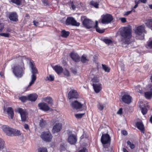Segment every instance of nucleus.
I'll use <instances>...</instances> for the list:
<instances>
[{
    "label": "nucleus",
    "instance_id": "nucleus-1",
    "mask_svg": "<svg viewBox=\"0 0 152 152\" xmlns=\"http://www.w3.org/2000/svg\"><path fill=\"white\" fill-rule=\"evenodd\" d=\"M120 34L121 36V40L125 44H129L130 43V39L132 37V30L129 27L123 28L120 31Z\"/></svg>",
    "mask_w": 152,
    "mask_h": 152
},
{
    "label": "nucleus",
    "instance_id": "nucleus-2",
    "mask_svg": "<svg viewBox=\"0 0 152 152\" xmlns=\"http://www.w3.org/2000/svg\"><path fill=\"white\" fill-rule=\"evenodd\" d=\"M29 64L30 67L31 69L32 75L31 76V81L28 86V88L29 87L34 83L37 78L36 74L38 73L37 69L35 66V64L33 61L30 60Z\"/></svg>",
    "mask_w": 152,
    "mask_h": 152
},
{
    "label": "nucleus",
    "instance_id": "nucleus-3",
    "mask_svg": "<svg viewBox=\"0 0 152 152\" xmlns=\"http://www.w3.org/2000/svg\"><path fill=\"white\" fill-rule=\"evenodd\" d=\"M135 33L137 39L141 40L144 39V34L146 33V31L145 30V26L142 25L137 26L135 30Z\"/></svg>",
    "mask_w": 152,
    "mask_h": 152
},
{
    "label": "nucleus",
    "instance_id": "nucleus-4",
    "mask_svg": "<svg viewBox=\"0 0 152 152\" xmlns=\"http://www.w3.org/2000/svg\"><path fill=\"white\" fill-rule=\"evenodd\" d=\"M25 68L23 65L22 66L17 65L13 68V72L15 75L18 77H21L24 74Z\"/></svg>",
    "mask_w": 152,
    "mask_h": 152
},
{
    "label": "nucleus",
    "instance_id": "nucleus-5",
    "mask_svg": "<svg viewBox=\"0 0 152 152\" xmlns=\"http://www.w3.org/2000/svg\"><path fill=\"white\" fill-rule=\"evenodd\" d=\"M67 134H68V137L67 141L71 145H75L77 141V135L75 134H73L72 132L70 130L67 131Z\"/></svg>",
    "mask_w": 152,
    "mask_h": 152
},
{
    "label": "nucleus",
    "instance_id": "nucleus-6",
    "mask_svg": "<svg viewBox=\"0 0 152 152\" xmlns=\"http://www.w3.org/2000/svg\"><path fill=\"white\" fill-rule=\"evenodd\" d=\"M81 19L83 20V25L85 28L89 29L93 27L94 22L91 20L86 18L85 16L82 17Z\"/></svg>",
    "mask_w": 152,
    "mask_h": 152
},
{
    "label": "nucleus",
    "instance_id": "nucleus-7",
    "mask_svg": "<svg viewBox=\"0 0 152 152\" xmlns=\"http://www.w3.org/2000/svg\"><path fill=\"white\" fill-rule=\"evenodd\" d=\"M16 111L20 115L21 121L22 122H25L27 121L28 118V113L25 110L18 108Z\"/></svg>",
    "mask_w": 152,
    "mask_h": 152
},
{
    "label": "nucleus",
    "instance_id": "nucleus-8",
    "mask_svg": "<svg viewBox=\"0 0 152 152\" xmlns=\"http://www.w3.org/2000/svg\"><path fill=\"white\" fill-rule=\"evenodd\" d=\"M40 137L44 141L49 142L52 140V136L49 132H44L42 133Z\"/></svg>",
    "mask_w": 152,
    "mask_h": 152
},
{
    "label": "nucleus",
    "instance_id": "nucleus-9",
    "mask_svg": "<svg viewBox=\"0 0 152 152\" xmlns=\"http://www.w3.org/2000/svg\"><path fill=\"white\" fill-rule=\"evenodd\" d=\"M113 19V18L111 15L107 14L103 17L102 20V23L103 24H107L110 23Z\"/></svg>",
    "mask_w": 152,
    "mask_h": 152
},
{
    "label": "nucleus",
    "instance_id": "nucleus-10",
    "mask_svg": "<svg viewBox=\"0 0 152 152\" xmlns=\"http://www.w3.org/2000/svg\"><path fill=\"white\" fill-rule=\"evenodd\" d=\"M111 139L110 135L107 134H102L101 137V141L103 144L110 143Z\"/></svg>",
    "mask_w": 152,
    "mask_h": 152
},
{
    "label": "nucleus",
    "instance_id": "nucleus-11",
    "mask_svg": "<svg viewBox=\"0 0 152 152\" xmlns=\"http://www.w3.org/2000/svg\"><path fill=\"white\" fill-rule=\"evenodd\" d=\"M71 105L73 108L75 109L77 111H80L83 104L79 102L77 100H75L71 102Z\"/></svg>",
    "mask_w": 152,
    "mask_h": 152
},
{
    "label": "nucleus",
    "instance_id": "nucleus-12",
    "mask_svg": "<svg viewBox=\"0 0 152 152\" xmlns=\"http://www.w3.org/2000/svg\"><path fill=\"white\" fill-rule=\"evenodd\" d=\"M71 25L73 26H78L80 25V23L77 22L75 20L74 18L72 17H67V24Z\"/></svg>",
    "mask_w": 152,
    "mask_h": 152
},
{
    "label": "nucleus",
    "instance_id": "nucleus-13",
    "mask_svg": "<svg viewBox=\"0 0 152 152\" xmlns=\"http://www.w3.org/2000/svg\"><path fill=\"white\" fill-rule=\"evenodd\" d=\"M79 97V94L76 90L72 89L68 93V98L69 99H77Z\"/></svg>",
    "mask_w": 152,
    "mask_h": 152
},
{
    "label": "nucleus",
    "instance_id": "nucleus-14",
    "mask_svg": "<svg viewBox=\"0 0 152 152\" xmlns=\"http://www.w3.org/2000/svg\"><path fill=\"white\" fill-rule=\"evenodd\" d=\"M2 129L6 134L8 136H12L13 129L9 127L7 125H4L2 126Z\"/></svg>",
    "mask_w": 152,
    "mask_h": 152
},
{
    "label": "nucleus",
    "instance_id": "nucleus-15",
    "mask_svg": "<svg viewBox=\"0 0 152 152\" xmlns=\"http://www.w3.org/2000/svg\"><path fill=\"white\" fill-rule=\"evenodd\" d=\"M38 106L40 109L45 111H48L50 109V108L48 104L45 102L39 103Z\"/></svg>",
    "mask_w": 152,
    "mask_h": 152
},
{
    "label": "nucleus",
    "instance_id": "nucleus-16",
    "mask_svg": "<svg viewBox=\"0 0 152 152\" xmlns=\"http://www.w3.org/2000/svg\"><path fill=\"white\" fill-rule=\"evenodd\" d=\"M122 100L124 102L129 104L131 102L132 97L129 95L125 94L122 96Z\"/></svg>",
    "mask_w": 152,
    "mask_h": 152
},
{
    "label": "nucleus",
    "instance_id": "nucleus-17",
    "mask_svg": "<svg viewBox=\"0 0 152 152\" xmlns=\"http://www.w3.org/2000/svg\"><path fill=\"white\" fill-rule=\"evenodd\" d=\"M62 128V125L61 124H56L55 125L52 129V131L53 133L59 132Z\"/></svg>",
    "mask_w": 152,
    "mask_h": 152
},
{
    "label": "nucleus",
    "instance_id": "nucleus-18",
    "mask_svg": "<svg viewBox=\"0 0 152 152\" xmlns=\"http://www.w3.org/2000/svg\"><path fill=\"white\" fill-rule=\"evenodd\" d=\"M52 68L59 75L61 74L63 72V69L61 66H60L56 65L52 66Z\"/></svg>",
    "mask_w": 152,
    "mask_h": 152
},
{
    "label": "nucleus",
    "instance_id": "nucleus-19",
    "mask_svg": "<svg viewBox=\"0 0 152 152\" xmlns=\"http://www.w3.org/2000/svg\"><path fill=\"white\" fill-rule=\"evenodd\" d=\"M70 56L72 59L75 62H78L80 61V57L79 55L76 53H71L70 54Z\"/></svg>",
    "mask_w": 152,
    "mask_h": 152
},
{
    "label": "nucleus",
    "instance_id": "nucleus-20",
    "mask_svg": "<svg viewBox=\"0 0 152 152\" xmlns=\"http://www.w3.org/2000/svg\"><path fill=\"white\" fill-rule=\"evenodd\" d=\"M10 20L13 21H17L18 20V16L16 12H12L9 15Z\"/></svg>",
    "mask_w": 152,
    "mask_h": 152
},
{
    "label": "nucleus",
    "instance_id": "nucleus-21",
    "mask_svg": "<svg viewBox=\"0 0 152 152\" xmlns=\"http://www.w3.org/2000/svg\"><path fill=\"white\" fill-rule=\"evenodd\" d=\"M101 86V85L100 84H93V86L94 90L96 93H98L101 90L102 87Z\"/></svg>",
    "mask_w": 152,
    "mask_h": 152
},
{
    "label": "nucleus",
    "instance_id": "nucleus-22",
    "mask_svg": "<svg viewBox=\"0 0 152 152\" xmlns=\"http://www.w3.org/2000/svg\"><path fill=\"white\" fill-rule=\"evenodd\" d=\"M38 96L36 94H31L28 96V100L31 101H35L37 99Z\"/></svg>",
    "mask_w": 152,
    "mask_h": 152
},
{
    "label": "nucleus",
    "instance_id": "nucleus-23",
    "mask_svg": "<svg viewBox=\"0 0 152 152\" xmlns=\"http://www.w3.org/2000/svg\"><path fill=\"white\" fill-rule=\"evenodd\" d=\"M7 112L9 116L10 117V118L12 119L14 115L13 110L12 108L11 107H8L7 109Z\"/></svg>",
    "mask_w": 152,
    "mask_h": 152
},
{
    "label": "nucleus",
    "instance_id": "nucleus-24",
    "mask_svg": "<svg viewBox=\"0 0 152 152\" xmlns=\"http://www.w3.org/2000/svg\"><path fill=\"white\" fill-rule=\"evenodd\" d=\"M136 126L137 128L142 132L145 130L144 125L142 122H137L136 124Z\"/></svg>",
    "mask_w": 152,
    "mask_h": 152
},
{
    "label": "nucleus",
    "instance_id": "nucleus-25",
    "mask_svg": "<svg viewBox=\"0 0 152 152\" xmlns=\"http://www.w3.org/2000/svg\"><path fill=\"white\" fill-rule=\"evenodd\" d=\"M25 1L24 0H9L10 3L15 4L17 5H19L21 3Z\"/></svg>",
    "mask_w": 152,
    "mask_h": 152
},
{
    "label": "nucleus",
    "instance_id": "nucleus-26",
    "mask_svg": "<svg viewBox=\"0 0 152 152\" xmlns=\"http://www.w3.org/2000/svg\"><path fill=\"white\" fill-rule=\"evenodd\" d=\"M12 134L11 136L14 135L19 136L21 134V133L20 131L14 129H13Z\"/></svg>",
    "mask_w": 152,
    "mask_h": 152
},
{
    "label": "nucleus",
    "instance_id": "nucleus-27",
    "mask_svg": "<svg viewBox=\"0 0 152 152\" xmlns=\"http://www.w3.org/2000/svg\"><path fill=\"white\" fill-rule=\"evenodd\" d=\"M44 100L49 104H52L53 100L52 98L49 96H48L44 99Z\"/></svg>",
    "mask_w": 152,
    "mask_h": 152
},
{
    "label": "nucleus",
    "instance_id": "nucleus-28",
    "mask_svg": "<svg viewBox=\"0 0 152 152\" xmlns=\"http://www.w3.org/2000/svg\"><path fill=\"white\" fill-rule=\"evenodd\" d=\"M69 7L70 9L72 8L73 10H75L76 8V5L73 3V1H71L68 4Z\"/></svg>",
    "mask_w": 152,
    "mask_h": 152
},
{
    "label": "nucleus",
    "instance_id": "nucleus-29",
    "mask_svg": "<svg viewBox=\"0 0 152 152\" xmlns=\"http://www.w3.org/2000/svg\"><path fill=\"white\" fill-rule=\"evenodd\" d=\"M145 97L148 99H150L152 97V94L150 91H147L145 93Z\"/></svg>",
    "mask_w": 152,
    "mask_h": 152
},
{
    "label": "nucleus",
    "instance_id": "nucleus-30",
    "mask_svg": "<svg viewBox=\"0 0 152 152\" xmlns=\"http://www.w3.org/2000/svg\"><path fill=\"white\" fill-rule=\"evenodd\" d=\"M102 66L103 69L104 70L105 72H110V68L109 67L106 65L103 64H102Z\"/></svg>",
    "mask_w": 152,
    "mask_h": 152
},
{
    "label": "nucleus",
    "instance_id": "nucleus-31",
    "mask_svg": "<svg viewBox=\"0 0 152 152\" xmlns=\"http://www.w3.org/2000/svg\"><path fill=\"white\" fill-rule=\"evenodd\" d=\"M80 61L82 63H85L86 61H88V60L86 58V55L85 54H83L81 58Z\"/></svg>",
    "mask_w": 152,
    "mask_h": 152
},
{
    "label": "nucleus",
    "instance_id": "nucleus-32",
    "mask_svg": "<svg viewBox=\"0 0 152 152\" xmlns=\"http://www.w3.org/2000/svg\"><path fill=\"white\" fill-rule=\"evenodd\" d=\"M46 124L47 123L42 118L40 120L39 125L41 127H44Z\"/></svg>",
    "mask_w": 152,
    "mask_h": 152
},
{
    "label": "nucleus",
    "instance_id": "nucleus-33",
    "mask_svg": "<svg viewBox=\"0 0 152 152\" xmlns=\"http://www.w3.org/2000/svg\"><path fill=\"white\" fill-rule=\"evenodd\" d=\"M90 4L91 5L94 6L96 8H98L99 4L96 2L92 1L90 2Z\"/></svg>",
    "mask_w": 152,
    "mask_h": 152
},
{
    "label": "nucleus",
    "instance_id": "nucleus-34",
    "mask_svg": "<svg viewBox=\"0 0 152 152\" xmlns=\"http://www.w3.org/2000/svg\"><path fill=\"white\" fill-rule=\"evenodd\" d=\"M135 90L137 92L140 94L143 93L142 88L140 86H137L135 87Z\"/></svg>",
    "mask_w": 152,
    "mask_h": 152
},
{
    "label": "nucleus",
    "instance_id": "nucleus-35",
    "mask_svg": "<svg viewBox=\"0 0 152 152\" xmlns=\"http://www.w3.org/2000/svg\"><path fill=\"white\" fill-rule=\"evenodd\" d=\"M103 41L105 44L108 45L113 43V41L110 39H103Z\"/></svg>",
    "mask_w": 152,
    "mask_h": 152
},
{
    "label": "nucleus",
    "instance_id": "nucleus-36",
    "mask_svg": "<svg viewBox=\"0 0 152 152\" xmlns=\"http://www.w3.org/2000/svg\"><path fill=\"white\" fill-rule=\"evenodd\" d=\"M38 152H48V151L46 148L42 147L38 149Z\"/></svg>",
    "mask_w": 152,
    "mask_h": 152
},
{
    "label": "nucleus",
    "instance_id": "nucleus-37",
    "mask_svg": "<svg viewBox=\"0 0 152 152\" xmlns=\"http://www.w3.org/2000/svg\"><path fill=\"white\" fill-rule=\"evenodd\" d=\"M19 99L22 102H25L27 100H28V97H27L26 96H22L20 97L19 98Z\"/></svg>",
    "mask_w": 152,
    "mask_h": 152
},
{
    "label": "nucleus",
    "instance_id": "nucleus-38",
    "mask_svg": "<svg viewBox=\"0 0 152 152\" xmlns=\"http://www.w3.org/2000/svg\"><path fill=\"white\" fill-rule=\"evenodd\" d=\"M105 104H103L100 103H99V104L97 105V107L98 109L101 110L102 111L103 110V109H104V107Z\"/></svg>",
    "mask_w": 152,
    "mask_h": 152
},
{
    "label": "nucleus",
    "instance_id": "nucleus-39",
    "mask_svg": "<svg viewBox=\"0 0 152 152\" xmlns=\"http://www.w3.org/2000/svg\"><path fill=\"white\" fill-rule=\"evenodd\" d=\"M42 4L45 6H49L50 2L48 0H42Z\"/></svg>",
    "mask_w": 152,
    "mask_h": 152
},
{
    "label": "nucleus",
    "instance_id": "nucleus-40",
    "mask_svg": "<svg viewBox=\"0 0 152 152\" xmlns=\"http://www.w3.org/2000/svg\"><path fill=\"white\" fill-rule=\"evenodd\" d=\"M4 141L2 139H0V150L4 148Z\"/></svg>",
    "mask_w": 152,
    "mask_h": 152
},
{
    "label": "nucleus",
    "instance_id": "nucleus-41",
    "mask_svg": "<svg viewBox=\"0 0 152 152\" xmlns=\"http://www.w3.org/2000/svg\"><path fill=\"white\" fill-rule=\"evenodd\" d=\"M141 110L142 113L143 115H145L147 113V109L146 107H142Z\"/></svg>",
    "mask_w": 152,
    "mask_h": 152
},
{
    "label": "nucleus",
    "instance_id": "nucleus-42",
    "mask_svg": "<svg viewBox=\"0 0 152 152\" xmlns=\"http://www.w3.org/2000/svg\"><path fill=\"white\" fill-rule=\"evenodd\" d=\"M127 143L128 145H129V146L131 149H133L135 148L134 145L130 141H128L127 142Z\"/></svg>",
    "mask_w": 152,
    "mask_h": 152
},
{
    "label": "nucleus",
    "instance_id": "nucleus-43",
    "mask_svg": "<svg viewBox=\"0 0 152 152\" xmlns=\"http://www.w3.org/2000/svg\"><path fill=\"white\" fill-rule=\"evenodd\" d=\"M46 78L48 80L52 81L54 80V77L53 76L50 75L49 76L47 77Z\"/></svg>",
    "mask_w": 152,
    "mask_h": 152
},
{
    "label": "nucleus",
    "instance_id": "nucleus-44",
    "mask_svg": "<svg viewBox=\"0 0 152 152\" xmlns=\"http://www.w3.org/2000/svg\"><path fill=\"white\" fill-rule=\"evenodd\" d=\"M61 36L62 37H66V31L63 30L61 31Z\"/></svg>",
    "mask_w": 152,
    "mask_h": 152
},
{
    "label": "nucleus",
    "instance_id": "nucleus-45",
    "mask_svg": "<svg viewBox=\"0 0 152 152\" xmlns=\"http://www.w3.org/2000/svg\"><path fill=\"white\" fill-rule=\"evenodd\" d=\"M84 113L77 114L75 115L76 118L77 119L81 118L82 117Z\"/></svg>",
    "mask_w": 152,
    "mask_h": 152
},
{
    "label": "nucleus",
    "instance_id": "nucleus-46",
    "mask_svg": "<svg viewBox=\"0 0 152 152\" xmlns=\"http://www.w3.org/2000/svg\"><path fill=\"white\" fill-rule=\"evenodd\" d=\"M96 30L97 32L101 33H102L104 31V29H100L99 28H96Z\"/></svg>",
    "mask_w": 152,
    "mask_h": 152
},
{
    "label": "nucleus",
    "instance_id": "nucleus-47",
    "mask_svg": "<svg viewBox=\"0 0 152 152\" xmlns=\"http://www.w3.org/2000/svg\"><path fill=\"white\" fill-rule=\"evenodd\" d=\"M92 81L93 83H97L99 81V79L96 77H94L92 79Z\"/></svg>",
    "mask_w": 152,
    "mask_h": 152
},
{
    "label": "nucleus",
    "instance_id": "nucleus-48",
    "mask_svg": "<svg viewBox=\"0 0 152 152\" xmlns=\"http://www.w3.org/2000/svg\"><path fill=\"white\" fill-rule=\"evenodd\" d=\"M34 25L36 26H39L40 25L39 21H37L35 20L33 21Z\"/></svg>",
    "mask_w": 152,
    "mask_h": 152
},
{
    "label": "nucleus",
    "instance_id": "nucleus-49",
    "mask_svg": "<svg viewBox=\"0 0 152 152\" xmlns=\"http://www.w3.org/2000/svg\"><path fill=\"white\" fill-rule=\"evenodd\" d=\"M0 36L7 37H9V34L8 33H0Z\"/></svg>",
    "mask_w": 152,
    "mask_h": 152
},
{
    "label": "nucleus",
    "instance_id": "nucleus-50",
    "mask_svg": "<svg viewBox=\"0 0 152 152\" xmlns=\"http://www.w3.org/2000/svg\"><path fill=\"white\" fill-rule=\"evenodd\" d=\"M60 21L62 23H65L66 24V18L65 17L63 18Z\"/></svg>",
    "mask_w": 152,
    "mask_h": 152
},
{
    "label": "nucleus",
    "instance_id": "nucleus-51",
    "mask_svg": "<svg viewBox=\"0 0 152 152\" xmlns=\"http://www.w3.org/2000/svg\"><path fill=\"white\" fill-rule=\"evenodd\" d=\"M4 25L3 23H0V33L4 29Z\"/></svg>",
    "mask_w": 152,
    "mask_h": 152
},
{
    "label": "nucleus",
    "instance_id": "nucleus-52",
    "mask_svg": "<svg viewBox=\"0 0 152 152\" xmlns=\"http://www.w3.org/2000/svg\"><path fill=\"white\" fill-rule=\"evenodd\" d=\"M62 64L64 66H66V59L65 58H63V60L62 61Z\"/></svg>",
    "mask_w": 152,
    "mask_h": 152
},
{
    "label": "nucleus",
    "instance_id": "nucleus-53",
    "mask_svg": "<svg viewBox=\"0 0 152 152\" xmlns=\"http://www.w3.org/2000/svg\"><path fill=\"white\" fill-rule=\"evenodd\" d=\"M148 45L150 48L152 49V41L148 43Z\"/></svg>",
    "mask_w": 152,
    "mask_h": 152
},
{
    "label": "nucleus",
    "instance_id": "nucleus-54",
    "mask_svg": "<svg viewBox=\"0 0 152 152\" xmlns=\"http://www.w3.org/2000/svg\"><path fill=\"white\" fill-rule=\"evenodd\" d=\"M78 152H88L87 150L85 148H83L82 149L80 150Z\"/></svg>",
    "mask_w": 152,
    "mask_h": 152
},
{
    "label": "nucleus",
    "instance_id": "nucleus-55",
    "mask_svg": "<svg viewBox=\"0 0 152 152\" xmlns=\"http://www.w3.org/2000/svg\"><path fill=\"white\" fill-rule=\"evenodd\" d=\"M122 113V109L120 108L119 110L117 111V113L118 114L121 115Z\"/></svg>",
    "mask_w": 152,
    "mask_h": 152
},
{
    "label": "nucleus",
    "instance_id": "nucleus-56",
    "mask_svg": "<svg viewBox=\"0 0 152 152\" xmlns=\"http://www.w3.org/2000/svg\"><path fill=\"white\" fill-rule=\"evenodd\" d=\"M40 25L39 27H42L44 25V23L43 21H39Z\"/></svg>",
    "mask_w": 152,
    "mask_h": 152
},
{
    "label": "nucleus",
    "instance_id": "nucleus-57",
    "mask_svg": "<svg viewBox=\"0 0 152 152\" xmlns=\"http://www.w3.org/2000/svg\"><path fill=\"white\" fill-rule=\"evenodd\" d=\"M121 133L124 135H126L127 134V132L125 130H123L121 131Z\"/></svg>",
    "mask_w": 152,
    "mask_h": 152
},
{
    "label": "nucleus",
    "instance_id": "nucleus-58",
    "mask_svg": "<svg viewBox=\"0 0 152 152\" xmlns=\"http://www.w3.org/2000/svg\"><path fill=\"white\" fill-rule=\"evenodd\" d=\"M121 20L122 23H125L126 22V19L125 18H121Z\"/></svg>",
    "mask_w": 152,
    "mask_h": 152
},
{
    "label": "nucleus",
    "instance_id": "nucleus-59",
    "mask_svg": "<svg viewBox=\"0 0 152 152\" xmlns=\"http://www.w3.org/2000/svg\"><path fill=\"white\" fill-rule=\"evenodd\" d=\"M94 28H99L98 27V22L97 21H96V24L94 26Z\"/></svg>",
    "mask_w": 152,
    "mask_h": 152
},
{
    "label": "nucleus",
    "instance_id": "nucleus-60",
    "mask_svg": "<svg viewBox=\"0 0 152 152\" xmlns=\"http://www.w3.org/2000/svg\"><path fill=\"white\" fill-rule=\"evenodd\" d=\"M140 2H142L143 3H145L147 2V0H139Z\"/></svg>",
    "mask_w": 152,
    "mask_h": 152
},
{
    "label": "nucleus",
    "instance_id": "nucleus-61",
    "mask_svg": "<svg viewBox=\"0 0 152 152\" xmlns=\"http://www.w3.org/2000/svg\"><path fill=\"white\" fill-rule=\"evenodd\" d=\"M24 127L26 129H28L29 128V126L27 124H25L24 126Z\"/></svg>",
    "mask_w": 152,
    "mask_h": 152
},
{
    "label": "nucleus",
    "instance_id": "nucleus-62",
    "mask_svg": "<svg viewBox=\"0 0 152 152\" xmlns=\"http://www.w3.org/2000/svg\"><path fill=\"white\" fill-rule=\"evenodd\" d=\"M132 12V11L131 10L127 11L126 12L125 14V15H127L130 14Z\"/></svg>",
    "mask_w": 152,
    "mask_h": 152
},
{
    "label": "nucleus",
    "instance_id": "nucleus-63",
    "mask_svg": "<svg viewBox=\"0 0 152 152\" xmlns=\"http://www.w3.org/2000/svg\"><path fill=\"white\" fill-rule=\"evenodd\" d=\"M72 72L74 74H75L77 72L76 70L75 69H72Z\"/></svg>",
    "mask_w": 152,
    "mask_h": 152
},
{
    "label": "nucleus",
    "instance_id": "nucleus-64",
    "mask_svg": "<svg viewBox=\"0 0 152 152\" xmlns=\"http://www.w3.org/2000/svg\"><path fill=\"white\" fill-rule=\"evenodd\" d=\"M134 2H135V4L137 5H138V4H139L140 3V1H139V0L138 1L135 0L134 1Z\"/></svg>",
    "mask_w": 152,
    "mask_h": 152
}]
</instances>
